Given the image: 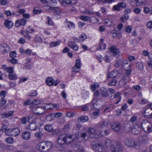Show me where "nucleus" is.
I'll list each match as a JSON object with an SVG mask.
<instances>
[{"label":"nucleus","instance_id":"423d86ee","mask_svg":"<svg viewBox=\"0 0 152 152\" xmlns=\"http://www.w3.org/2000/svg\"><path fill=\"white\" fill-rule=\"evenodd\" d=\"M124 142L125 145L127 146L132 147L136 149L139 148L140 145L139 142H134V140L131 139H126Z\"/></svg>","mask_w":152,"mask_h":152},{"label":"nucleus","instance_id":"338daca9","mask_svg":"<svg viewBox=\"0 0 152 152\" xmlns=\"http://www.w3.org/2000/svg\"><path fill=\"white\" fill-rule=\"evenodd\" d=\"M133 12L136 14H139L141 12V10L139 8H136L133 9Z\"/></svg>","mask_w":152,"mask_h":152},{"label":"nucleus","instance_id":"c85d7f7f","mask_svg":"<svg viewBox=\"0 0 152 152\" xmlns=\"http://www.w3.org/2000/svg\"><path fill=\"white\" fill-rule=\"evenodd\" d=\"M100 94L102 96L107 97L108 95L107 93V89L104 87L101 88L100 90Z\"/></svg>","mask_w":152,"mask_h":152},{"label":"nucleus","instance_id":"7c9ffc66","mask_svg":"<svg viewBox=\"0 0 152 152\" xmlns=\"http://www.w3.org/2000/svg\"><path fill=\"white\" fill-rule=\"evenodd\" d=\"M99 85L98 83L96 82L92 84L90 86V89L92 92H94L99 87Z\"/></svg>","mask_w":152,"mask_h":152},{"label":"nucleus","instance_id":"4468645a","mask_svg":"<svg viewBox=\"0 0 152 152\" xmlns=\"http://www.w3.org/2000/svg\"><path fill=\"white\" fill-rule=\"evenodd\" d=\"M27 21V20L25 18L18 20L15 22V26L17 27H19L21 26H24L26 24Z\"/></svg>","mask_w":152,"mask_h":152},{"label":"nucleus","instance_id":"393cba45","mask_svg":"<svg viewBox=\"0 0 152 152\" xmlns=\"http://www.w3.org/2000/svg\"><path fill=\"white\" fill-rule=\"evenodd\" d=\"M61 43V40H58L56 41L52 42L50 43L49 45L51 48L57 47L60 45Z\"/></svg>","mask_w":152,"mask_h":152},{"label":"nucleus","instance_id":"774afa93","mask_svg":"<svg viewBox=\"0 0 152 152\" xmlns=\"http://www.w3.org/2000/svg\"><path fill=\"white\" fill-rule=\"evenodd\" d=\"M147 26L149 29L152 28V21L150 20L147 23Z\"/></svg>","mask_w":152,"mask_h":152},{"label":"nucleus","instance_id":"37998d69","mask_svg":"<svg viewBox=\"0 0 152 152\" xmlns=\"http://www.w3.org/2000/svg\"><path fill=\"white\" fill-rule=\"evenodd\" d=\"M136 67L137 69L140 70H142L144 69L143 64L140 62H138L137 63Z\"/></svg>","mask_w":152,"mask_h":152},{"label":"nucleus","instance_id":"72a5a7b5","mask_svg":"<svg viewBox=\"0 0 152 152\" xmlns=\"http://www.w3.org/2000/svg\"><path fill=\"white\" fill-rule=\"evenodd\" d=\"M40 101L38 100H34L32 102L31 105L30 106L31 109H32L36 105L40 104Z\"/></svg>","mask_w":152,"mask_h":152},{"label":"nucleus","instance_id":"f704fd0d","mask_svg":"<svg viewBox=\"0 0 152 152\" xmlns=\"http://www.w3.org/2000/svg\"><path fill=\"white\" fill-rule=\"evenodd\" d=\"M129 77H125L121 79L119 82V84L122 86L124 83H126L128 81Z\"/></svg>","mask_w":152,"mask_h":152},{"label":"nucleus","instance_id":"09e8293b","mask_svg":"<svg viewBox=\"0 0 152 152\" xmlns=\"http://www.w3.org/2000/svg\"><path fill=\"white\" fill-rule=\"evenodd\" d=\"M5 141L6 142L8 143L12 144L13 143L14 140L13 138L12 137H9L5 139Z\"/></svg>","mask_w":152,"mask_h":152},{"label":"nucleus","instance_id":"bf43d9fd","mask_svg":"<svg viewBox=\"0 0 152 152\" xmlns=\"http://www.w3.org/2000/svg\"><path fill=\"white\" fill-rule=\"evenodd\" d=\"M80 68L79 67L75 65L72 69V71L75 72H78L80 70Z\"/></svg>","mask_w":152,"mask_h":152},{"label":"nucleus","instance_id":"69168bd1","mask_svg":"<svg viewBox=\"0 0 152 152\" xmlns=\"http://www.w3.org/2000/svg\"><path fill=\"white\" fill-rule=\"evenodd\" d=\"M35 136L38 138H40L42 136V133L39 132H36L34 134Z\"/></svg>","mask_w":152,"mask_h":152},{"label":"nucleus","instance_id":"ddd939ff","mask_svg":"<svg viewBox=\"0 0 152 152\" xmlns=\"http://www.w3.org/2000/svg\"><path fill=\"white\" fill-rule=\"evenodd\" d=\"M130 3L132 5L134 6H140L145 4L143 0H131Z\"/></svg>","mask_w":152,"mask_h":152},{"label":"nucleus","instance_id":"4d7b16f0","mask_svg":"<svg viewBox=\"0 0 152 152\" xmlns=\"http://www.w3.org/2000/svg\"><path fill=\"white\" fill-rule=\"evenodd\" d=\"M117 82V81L115 79H112L110 80L109 85L111 86H115Z\"/></svg>","mask_w":152,"mask_h":152},{"label":"nucleus","instance_id":"a878e982","mask_svg":"<svg viewBox=\"0 0 152 152\" xmlns=\"http://www.w3.org/2000/svg\"><path fill=\"white\" fill-rule=\"evenodd\" d=\"M81 95L83 99H86L89 97V93L88 91L84 90L81 92Z\"/></svg>","mask_w":152,"mask_h":152},{"label":"nucleus","instance_id":"a18cd8bd","mask_svg":"<svg viewBox=\"0 0 152 152\" xmlns=\"http://www.w3.org/2000/svg\"><path fill=\"white\" fill-rule=\"evenodd\" d=\"M8 77L10 79L15 80L17 78V76L15 74L13 73H11L9 75Z\"/></svg>","mask_w":152,"mask_h":152},{"label":"nucleus","instance_id":"dca6fc26","mask_svg":"<svg viewBox=\"0 0 152 152\" xmlns=\"http://www.w3.org/2000/svg\"><path fill=\"white\" fill-rule=\"evenodd\" d=\"M128 61L127 60H125L123 62V63L125 64V66H124L125 67V69L126 70V74L127 75H129L131 72L132 70L130 68V65L128 64Z\"/></svg>","mask_w":152,"mask_h":152},{"label":"nucleus","instance_id":"6e6552de","mask_svg":"<svg viewBox=\"0 0 152 152\" xmlns=\"http://www.w3.org/2000/svg\"><path fill=\"white\" fill-rule=\"evenodd\" d=\"M32 111L36 114L41 115L44 113L45 110L42 105L41 107L35 106L32 109Z\"/></svg>","mask_w":152,"mask_h":152},{"label":"nucleus","instance_id":"4c0bfd02","mask_svg":"<svg viewBox=\"0 0 152 152\" xmlns=\"http://www.w3.org/2000/svg\"><path fill=\"white\" fill-rule=\"evenodd\" d=\"M34 31V28L31 26H28L26 29V32L28 34L32 33Z\"/></svg>","mask_w":152,"mask_h":152},{"label":"nucleus","instance_id":"f8f14e48","mask_svg":"<svg viewBox=\"0 0 152 152\" xmlns=\"http://www.w3.org/2000/svg\"><path fill=\"white\" fill-rule=\"evenodd\" d=\"M10 50L9 46L6 44H2L0 45V51L2 53H8Z\"/></svg>","mask_w":152,"mask_h":152},{"label":"nucleus","instance_id":"2eb2a0df","mask_svg":"<svg viewBox=\"0 0 152 152\" xmlns=\"http://www.w3.org/2000/svg\"><path fill=\"white\" fill-rule=\"evenodd\" d=\"M33 64L32 59L31 58H28L26 59L25 66L26 68L28 69H30L32 68Z\"/></svg>","mask_w":152,"mask_h":152},{"label":"nucleus","instance_id":"a211bd4d","mask_svg":"<svg viewBox=\"0 0 152 152\" xmlns=\"http://www.w3.org/2000/svg\"><path fill=\"white\" fill-rule=\"evenodd\" d=\"M126 7V4L124 2H121L118 3L117 5H114L113 9L114 10L119 11L121 8H124Z\"/></svg>","mask_w":152,"mask_h":152},{"label":"nucleus","instance_id":"e2e57ef3","mask_svg":"<svg viewBox=\"0 0 152 152\" xmlns=\"http://www.w3.org/2000/svg\"><path fill=\"white\" fill-rule=\"evenodd\" d=\"M114 98L117 99L118 101H117L116 104H118L120 101L121 99V97L120 96V94L119 93H118L115 96Z\"/></svg>","mask_w":152,"mask_h":152},{"label":"nucleus","instance_id":"0e129e2a","mask_svg":"<svg viewBox=\"0 0 152 152\" xmlns=\"http://www.w3.org/2000/svg\"><path fill=\"white\" fill-rule=\"evenodd\" d=\"M16 53L15 51H11L10 53V56L12 58L15 57L16 56Z\"/></svg>","mask_w":152,"mask_h":152},{"label":"nucleus","instance_id":"052dcab7","mask_svg":"<svg viewBox=\"0 0 152 152\" xmlns=\"http://www.w3.org/2000/svg\"><path fill=\"white\" fill-rule=\"evenodd\" d=\"M13 114V112L12 111H9L8 113L3 114V115L4 116L5 118H7L10 116H12Z\"/></svg>","mask_w":152,"mask_h":152},{"label":"nucleus","instance_id":"864d4df0","mask_svg":"<svg viewBox=\"0 0 152 152\" xmlns=\"http://www.w3.org/2000/svg\"><path fill=\"white\" fill-rule=\"evenodd\" d=\"M46 23L47 24L50 26H52L53 24V23L52 20L49 17H47V21L46 22Z\"/></svg>","mask_w":152,"mask_h":152},{"label":"nucleus","instance_id":"680f3d73","mask_svg":"<svg viewBox=\"0 0 152 152\" xmlns=\"http://www.w3.org/2000/svg\"><path fill=\"white\" fill-rule=\"evenodd\" d=\"M2 130L3 132H5V134H6L7 132H9L10 129L8 128L7 126L4 125H3V126L2 127Z\"/></svg>","mask_w":152,"mask_h":152},{"label":"nucleus","instance_id":"20e7f679","mask_svg":"<svg viewBox=\"0 0 152 152\" xmlns=\"http://www.w3.org/2000/svg\"><path fill=\"white\" fill-rule=\"evenodd\" d=\"M28 126L26 128L27 129H29L31 130H36L41 126V124L35 118L29 119L28 121Z\"/></svg>","mask_w":152,"mask_h":152},{"label":"nucleus","instance_id":"13d9d810","mask_svg":"<svg viewBox=\"0 0 152 152\" xmlns=\"http://www.w3.org/2000/svg\"><path fill=\"white\" fill-rule=\"evenodd\" d=\"M45 129L49 132L52 131L53 129V127L51 125H46L45 126Z\"/></svg>","mask_w":152,"mask_h":152},{"label":"nucleus","instance_id":"c9c22d12","mask_svg":"<svg viewBox=\"0 0 152 152\" xmlns=\"http://www.w3.org/2000/svg\"><path fill=\"white\" fill-rule=\"evenodd\" d=\"M44 110L52 109V104H45L44 103L42 104Z\"/></svg>","mask_w":152,"mask_h":152},{"label":"nucleus","instance_id":"c756f323","mask_svg":"<svg viewBox=\"0 0 152 152\" xmlns=\"http://www.w3.org/2000/svg\"><path fill=\"white\" fill-rule=\"evenodd\" d=\"M66 24L67 26V28L68 30L74 29L75 27V24L71 22H67L66 23Z\"/></svg>","mask_w":152,"mask_h":152},{"label":"nucleus","instance_id":"ea45409f","mask_svg":"<svg viewBox=\"0 0 152 152\" xmlns=\"http://www.w3.org/2000/svg\"><path fill=\"white\" fill-rule=\"evenodd\" d=\"M87 38V36L85 33H82L79 37L80 41L83 42Z\"/></svg>","mask_w":152,"mask_h":152},{"label":"nucleus","instance_id":"f257e3e1","mask_svg":"<svg viewBox=\"0 0 152 152\" xmlns=\"http://www.w3.org/2000/svg\"><path fill=\"white\" fill-rule=\"evenodd\" d=\"M86 136L85 133H81L80 132L76 133L75 135H68L65 134L60 135L58 140V142L60 145L64 143L69 144L73 142L74 143L80 142L83 140V138Z\"/></svg>","mask_w":152,"mask_h":152},{"label":"nucleus","instance_id":"cd10ccee","mask_svg":"<svg viewBox=\"0 0 152 152\" xmlns=\"http://www.w3.org/2000/svg\"><path fill=\"white\" fill-rule=\"evenodd\" d=\"M147 123L146 124L147 129L145 131L147 132H152V125L150 122L147 121H145Z\"/></svg>","mask_w":152,"mask_h":152},{"label":"nucleus","instance_id":"5701e85b","mask_svg":"<svg viewBox=\"0 0 152 152\" xmlns=\"http://www.w3.org/2000/svg\"><path fill=\"white\" fill-rule=\"evenodd\" d=\"M151 110L150 107L147 108L143 112V114L147 118H151L152 117V113L151 114H149V112Z\"/></svg>","mask_w":152,"mask_h":152},{"label":"nucleus","instance_id":"4be33fe9","mask_svg":"<svg viewBox=\"0 0 152 152\" xmlns=\"http://www.w3.org/2000/svg\"><path fill=\"white\" fill-rule=\"evenodd\" d=\"M111 127L112 129L115 131H119L121 128L120 124L118 123H112Z\"/></svg>","mask_w":152,"mask_h":152},{"label":"nucleus","instance_id":"8fccbe9b","mask_svg":"<svg viewBox=\"0 0 152 152\" xmlns=\"http://www.w3.org/2000/svg\"><path fill=\"white\" fill-rule=\"evenodd\" d=\"M34 40L37 43H41L42 42V38L38 36H36L35 37Z\"/></svg>","mask_w":152,"mask_h":152},{"label":"nucleus","instance_id":"2f4dec72","mask_svg":"<svg viewBox=\"0 0 152 152\" xmlns=\"http://www.w3.org/2000/svg\"><path fill=\"white\" fill-rule=\"evenodd\" d=\"M82 12L84 13H85L86 14L90 15V14H94L95 13L96 14V15L98 16H100V14L98 12H96L95 13L94 12H92L91 11H90L89 10H84L82 11Z\"/></svg>","mask_w":152,"mask_h":152},{"label":"nucleus","instance_id":"bb28decb","mask_svg":"<svg viewBox=\"0 0 152 152\" xmlns=\"http://www.w3.org/2000/svg\"><path fill=\"white\" fill-rule=\"evenodd\" d=\"M30 133L27 131L24 132L22 134L23 138L26 140H28L30 139Z\"/></svg>","mask_w":152,"mask_h":152},{"label":"nucleus","instance_id":"0eeeda50","mask_svg":"<svg viewBox=\"0 0 152 152\" xmlns=\"http://www.w3.org/2000/svg\"><path fill=\"white\" fill-rule=\"evenodd\" d=\"M45 81L46 84L49 86L52 85L56 86L60 83V81L59 80L57 79L55 80L53 78L51 77L47 78Z\"/></svg>","mask_w":152,"mask_h":152},{"label":"nucleus","instance_id":"412c9836","mask_svg":"<svg viewBox=\"0 0 152 152\" xmlns=\"http://www.w3.org/2000/svg\"><path fill=\"white\" fill-rule=\"evenodd\" d=\"M2 68L4 70L9 73V74L12 73L14 72L13 68L12 67H8L6 65H3Z\"/></svg>","mask_w":152,"mask_h":152},{"label":"nucleus","instance_id":"c03bdc74","mask_svg":"<svg viewBox=\"0 0 152 152\" xmlns=\"http://www.w3.org/2000/svg\"><path fill=\"white\" fill-rule=\"evenodd\" d=\"M111 149L112 152H122L120 148H116L115 146H112L111 147Z\"/></svg>","mask_w":152,"mask_h":152},{"label":"nucleus","instance_id":"603ef678","mask_svg":"<svg viewBox=\"0 0 152 152\" xmlns=\"http://www.w3.org/2000/svg\"><path fill=\"white\" fill-rule=\"evenodd\" d=\"M132 29V26H126L125 27V31L128 33H130Z\"/></svg>","mask_w":152,"mask_h":152},{"label":"nucleus","instance_id":"5fc2aeb1","mask_svg":"<svg viewBox=\"0 0 152 152\" xmlns=\"http://www.w3.org/2000/svg\"><path fill=\"white\" fill-rule=\"evenodd\" d=\"M129 18V16L128 15H124L121 18L120 20L121 22H124L125 20H127Z\"/></svg>","mask_w":152,"mask_h":152},{"label":"nucleus","instance_id":"aec40b11","mask_svg":"<svg viewBox=\"0 0 152 152\" xmlns=\"http://www.w3.org/2000/svg\"><path fill=\"white\" fill-rule=\"evenodd\" d=\"M13 23L10 20H6L4 21V25L5 27L8 29L12 28L13 26Z\"/></svg>","mask_w":152,"mask_h":152},{"label":"nucleus","instance_id":"a19ab883","mask_svg":"<svg viewBox=\"0 0 152 152\" xmlns=\"http://www.w3.org/2000/svg\"><path fill=\"white\" fill-rule=\"evenodd\" d=\"M80 18L82 20L88 22L91 21V18L88 16H80Z\"/></svg>","mask_w":152,"mask_h":152},{"label":"nucleus","instance_id":"e433bc0d","mask_svg":"<svg viewBox=\"0 0 152 152\" xmlns=\"http://www.w3.org/2000/svg\"><path fill=\"white\" fill-rule=\"evenodd\" d=\"M88 120V118L86 116H82L79 117L78 118V121L79 122H85L87 121Z\"/></svg>","mask_w":152,"mask_h":152},{"label":"nucleus","instance_id":"6ab92c4d","mask_svg":"<svg viewBox=\"0 0 152 152\" xmlns=\"http://www.w3.org/2000/svg\"><path fill=\"white\" fill-rule=\"evenodd\" d=\"M68 45L74 50L77 51L78 50V47L76 44L73 42H69L68 43Z\"/></svg>","mask_w":152,"mask_h":152},{"label":"nucleus","instance_id":"3c124183","mask_svg":"<svg viewBox=\"0 0 152 152\" xmlns=\"http://www.w3.org/2000/svg\"><path fill=\"white\" fill-rule=\"evenodd\" d=\"M117 75V72L116 71H113L110 72L108 75V77L110 78H114Z\"/></svg>","mask_w":152,"mask_h":152},{"label":"nucleus","instance_id":"9b49d317","mask_svg":"<svg viewBox=\"0 0 152 152\" xmlns=\"http://www.w3.org/2000/svg\"><path fill=\"white\" fill-rule=\"evenodd\" d=\"M109 50L116 58H118L120 56V53L119 49L115 47L112 46L109 48Z\"/></svg>","mask_w":152,"mask_h":152},{"label":"nucleus","instance_id":"473e14b6","mask_svg":"<svg viewBox=\"0 0 152 152\" xmlns=\"http://www.w3.org/2000/svg\"><path fill=\"white\" fill-rule=\"evenodd\" d=\"M124 61L125 60L123 61H122L121 60L116 61L115 63V64H114L115 66L117 67H118L121 65V64L122 66H125V64H123V62H124Z\"/></svg>","mask_w":152,"mask_h":152},{"label":"nucleus","instance_id":"b1692460","mask_svg":"<svg viewBox=\"0 0 152 152\" xmlns=\"http://www.w3.org/2000/svg\"><path fill=\"white\" fill-rule=\"evenodd\" d=\"M63 114L62 113L56 112L53 114H51L48 115L47 117V119L49 120L48 119L49 118H51L52 116L54 115V117L56 118H58L62 116Z\"/></svg>","mask_w":152,"mask_h":152},{"label":"nucleus","instance_id":"9d476101","mask_svg":"<svg viewBox=\"0 0 152 152\" xmlns=\"http://www.w3.org/2000/svg\"><path fill=\"white\" fill-rule=\"evenodd\" d=\"M86 131H87V132L88 133L89 137L91 138H97L99 137V135L95 132V129L93 128H86L84 129Z\"/></svg>","mask_w":152,"mask_h":152},{"label":"nucleus","instance_id":"7ed1b4c3","mask_svg":"<svg viewBox=\"0 0 152 152\" xmlns=\"http://www.w3.org/2000/svg\"><path fill=\"white\" fill-rule=\"evenodd\" d=\"M111 143V141L110 140L107 139L105 142V145L102 146L99 144L96 143L95 142H93L91 143L92 148L96 151H103L104 149H106V147L109 146Z\"/></svg>","mask_w":152,"mask_h":152},{"label":"nucleus","instance_id":"f3484780","mask_svg":"<svg viewBox=\"0 0 152 152\" xmlns=\"http://www.w3.org/2000/svg\"><path fill=\"white\" fill-rule=\"evenodd\" d=\"M104 39L101 38L99 40V45L97 49L98 50H104L106 48L105 44L104 43Z\"/></svg>","mask_w":152,"mask_h":152},{"label":"nucleus","instance_id":"6e6d98bb","mask_svg":"<svg viewBox=\"0 0 152 152\" xmlns=\"http://www.w3.org/2000/svg\"><path fill=\"white\" fill-rule=\"evenodd\" d=\"M100 113V111L98 110H94L92 115V117L94 118L96 116L98 115Z\"/></svg>","mask_w":152,"mask_h":152},{"label":"nucleus","instance_id":"1a4fd4ad","mask_svg":"<svg viewBox=\"0 0 152 152\" xmlns=\"http://www.w3.org/2000/svg\"><path fill=\"white\" fill-rule=\"evenodd\" d=\"M20 133V130L18 128L10 129V131H7L6 135L8 136H16Z\"/></svg>","mask_w":152,"mask_h":152},{"label":"nucleus","instance_id":"39448f33","mask_svg":"<svg viewBox=\"0 0 152 152\" xmlns=\"http://www.w3.org/2000/svg\"><path fill=\"white\" fill-rule=\"evenodd\" d=\"M99 94V93L97 90L95 91L94 93L93 99L91 102V104L94 107H99L102 103L101 100H97V98Z\"/></svg>","mask_w":152,"mask_h":152},{"label":"nucleus","instance_id":"58836bf2","mask_svg":"<svg viewBox=\"0 0 152 152\" xmlns=\"http://www.w3.org/2000/svg\"><path fill=\"white\" fill-rule=\"evenodd\" d=\"M7 61L10 62L12 64H15L18 63V60L17 59L14 58L11 59L9 58L7 59Z\"/></svg>","mask_w":152,"mask_h":152},{"label":"nucleus","instance_id":"f03ea898","mask_svg":"<svg viewBox=\"0 0 152 152\" xmlns=\"http://www.w3.org/2000/svg\"><path fill=\"white\" fill-rule=\"evenodd\" d=\"M53 144L49 142L42 141L39 142L36 146L37 149L42 152H47L53 147Z\"/></svg>","mask_w":152,"mask_h":152},{"label":"nucleus","instance_id":"de8ad7c7","mask_svg":"<svg viewBox=\"0 0 152 152\" xmlns=\"http://www.w3.org/2000/svg\"><path fill=\"white\" fill-rule=\"evenodd\" d=\"M146 69L148 71L152 70V61H149L146 66Z\"/></svg>","mask_w":152,"mask_h":152},{"label":"nucleus","instance_id":"79ce46f5","mask_svg":"<svg viewBox=\"0 0 152 152\" xmlns=\"http://www.w3.org/2000/svg\"><path fill=\"white\" fill-rule=\"evenodd\" d=\"M82 62L80 58H78L76 60L75 66L81 68L82 66Z\"/></svg>","mask_w":152,"mask_h":152},{"label":"nucleus","instance_id":"49530a36","mask_svg":"<svg viewBox=\"0 0 152 152\" xmlns=\"http://www.w3.org/2000/svg\"><path fill=\"white\" fill-rule=\"evenodd\" d=\"M104 24L107 26H110L112 24V22L111 20L106 19L104 20Z\"/></svg>","mask_w":152,"mask_h":152}]
</instances>
